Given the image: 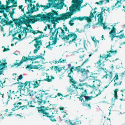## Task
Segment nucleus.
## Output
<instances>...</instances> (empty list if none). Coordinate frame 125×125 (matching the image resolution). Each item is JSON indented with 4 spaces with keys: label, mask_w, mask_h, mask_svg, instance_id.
Listing matches in <instances>:
<instances>
[{
    "label": "nucleus",
    "mask_w": 125,
    "mask_h": 125,
    "mask_svg": "<svg viewBox=\"0 0 125 125\" xmlns=\"http://www.w3.org/2000/svg\"><path fill=\"white\" fill-rule=\"evenodd\" d=\"M104 0H102L99 1V2H96L95 3V4H97L98 5H102L103 3Z\"/></svg>",
    "instance_id": "864d4df0"
},
{
    "label": "nucleus",
    "mask_w": 125,
    "mask_h": 125,
    "mask_svg": "<svg viewBox=\"0 0 125 125\" xmlns=\"http://www.w3.org/2000/svg\"><path fill=\"white\" fill-rule=\"evenodd\" d=\"M88 101H84L83 102H82V105L83 106H87L88 108L90 109L91 108V107L90 106V104L87 103H85V102H88Z\"/></svg>",
    "instance_id": "2f4dec72"
},
{
    "label": "nucleus",
    "mask_w": 125,
    "mask_h": 125,
    "mask_svg": "<svg viewBox=\"0 0 125 125\" xmlns=\"http://www.w3.org/2000/svg\"><path fill=\"white\" fill-rule=\"evenodd\" d=\"M75 84L73 83V84H72V85L74 88L76 89V90L78 89V90L79 91L81 90H83V87L79 88L78 87H77L76 85Z\"/></svg>",
    "instance_id": "58836bf2"
},
{
    "label": "nucleus",
    "mask_w": 125,
    "mask_h": 125,
    "mask_svg": "<svg viewBox=\"0 0 125 125\" xmlns=\"http://www.w3.org/2000/svg\"><path fill=\"white\" fill-rule=\"evenodd\" d=\"M65 33L64 30L62 27L58 28L57 29H55L54 31L52 32V35L50 36V38L52 39H53V38L52 37V36H55L57 37V35L59 33L61 34L59 35V36L62 38V37L65 35Z\"/></svg>",
    "instance_id": "f8f14e48"
},
{
    "label": "nucleus",
    "mask_w": 125,
    "mask_h": 125,
    "mask_svg": "<svg viewBox=\"0 0 125 125\" xmlns=\"http://www.w3.org/2000/svg\"><path fill=\"white\" fill-rule=\"evenodd\" d=\"M63 1V0H62L60 3H59V0L58 3L55 4H53V2H49L50 3H49L48 5H47L46 6H44L43 7L44 8L42 9V10L44 11L45 10L49 8L51 6L52 7H54L55 8L61 9L63 8L64 4Z\"/></svg>",
    "instance_id": "1a4fd4ad"
},
{
    "label": "nucleus",
    "mask_w": 125,
    "mask_h": 125,
    "mask_svg": "<svg viewBox=\"0 0 125 125\" xmlns=\"http://www.w3.org/2000/svg\"><path fill=\"white\" fill-rule=\"evenodd\" d=\"M6 82V81L4 80V81L3 83L2 81L0 80V87H2L3 86V84L5 83Z\"/></svg>",
    "instance_id": "69168bd1"
},
{
    "label": "nucleus",
    "mask_w": 125,
    "mask_h": 125,
    "mask_svg": "<svg viewBox=\"0 0 125 125\" xmlns=\"http://www.w3.org/2000/svg\"><path fill=\"white\" fill-rule=\"evenodd\" d=\"M92 53L90 54L89 55V57H88V55L85 54H83V55H80L79 56V57L80 59L82 60H83L82 59L83 58H84V59H85V60L86 59H87L88 58L89 61V58L92 56Z\"/></svg>",
    "instance_id": "393cba45"
},
{
    "label": "nucleus",
    "mask_w": 125,
    "mask_h": 125,
    "mask_svg": "<svg viewBox=\"0 0 125 125\" xmlns=\"http://www.w3.org/2000/svg\"><path fill=\"white\" fill-rule=\"evenodd\" d=\"M26 69H28L29 70L33 69V65L31 64L28 65L26 67Z\"/></svg>",
    "instance_id": "3c124183"
},
{
    "label": "nucleus",
    "mask_w": 125,
    "mask_h": 125,
    "mask_svg": "<svg viewBox=\"0 0 125 125\" xmlns=\"http://www.w3.org/2000/svg\"><path fill=\"white\" fill-rule=\"evenodd\" d=\"M42 66V65L40 64L33 65V69H40Z\"/></svg>",
    "instance_id": "a19ab883"
},
{
    "label": "nucleus",
    "mask_w": 125,
    "mask_h": 125,
    "mask_svg": "<svg viewBox=\"0 0 125 125\" xmlns=\"http://www.w3.org/2000/svg\"><path fill=\"white\" fill-rule=\"evenodd\" d=\"M116 29L114 27L112 28L111 31L109 32V33L110 34V36H112V35L115 34L116 33Z\"/></svg>",
    "instance_id": "f704fd0d"
},
{
    "label": "nucleus",
    "mask_w": 125,
    "mask_h": 125,
    "mask_svg": "<svg viewBox=\"0 0 125 125\" xmlns=\"http://www.w3.org/2000/svg\"><path fill=\"white\" fill-rule=\"evenodd\" d=\"M5 9V6L3 5H1L0 6V10H4Z\"/></svg>",
    "instance_id": "e2e57ef3"
},
{
    "label": "nucleus",
    "mask_w": 125,
    "mask_h": 125,
    "mask_svg": "<svg viewBox=\"0 0 125 125\" xmlns=\"http://www.w3.org/2000/svg\"><path fill=\"white\" fill-rule=\"evenodd\" d=\"M101 61L102 60L100 59L96 62L95 63V67H96L97 68H99V69L104 71L105 70L104 68L102 67H104L105 65L104 64L105 61H104L101 63Z\"/></svg>",
    "instance_id": "dca6fc26"
},
{
    "label": "nucleus",
    "mask_w": 125,
    "mask_h": 125,
    "mask_svg": "<svg viewBox=\"0 0 125 125\" xmlns=\"http://www.w3.org/2000/svg\"><path fill=\"white\" fill-rule=\"evenodd\" d=\"M36 6L37 7H39L40 8V7H44V6L42 5H39L38 3H37L36 4Z\"/></svg>",
    "instance_id": "774afa93"
},
{
    "label": "nucleus",
    "mask_w": 125,
    "mask_h": 125,
    "mask_svg": "<svg viewBox=\"0 0 125 125\" xmlns=\"http://www.w3.org/2000/svg\"><path fill=\"white\" fill-rule=\"evenodd\" d=\"M103 25V29L104 30H106L107 29H110V28L108 27L107 26H105V23H103V24H102Z\"/></svg>",
    "instance_id": "6e6d98bb"
},
{
    "label": "nucleus",
    "mask_w": 125,
    "mask_h": 125,
    "mask_svg": "<svg viewBox=\"0 0 125 125\" xmlns=\"http://www.w3.org/2000/svg\"><path fill=\"white\" fill-rule=\"evenodd\" d=\"M44 35H42L41 34L39 37L35 38L34 39L33 41H35V43L34 44V46L35 47H38L39 45L42 43V42L41 40H39V39H41V38L44 37Z\"/></svg>",
    "instance_id": "f3484780"
},
{
    "label": "nucleus",
    "mask_w": 125,
    "mask_h": 125,
    "mask_svg": "<svg viewBox=\"0 0 125 125\" xmlns=\"http://www.w3.org/2000/svg\"><path fill=\"white\" fill-rule=\"evenodd\" d=\"M36 102L34 101H30L28 102V104L29 107H34L36 103Z\"/></svg>",
    "instance_id": "bb28decb"
},
{
    "label": "nucleus",
    "mask_w": 125,
    "mask_h": 125,
    "mask_svg": "<svg viewBox=\"0 0 125 125\" xmlns=\"http://www.w3.org/2000/svg\"><path fill=\"white\" fill-rule=\"evenodd\" d=\"M22 78V74H21L17 78V80L18 81V82H19V80H20Z\"/></svg>",
    "instance_id": "bf43d9fd"
},
{
    "label": "nucleus",
    "mask_w": 125,
    "mask_h": 125,
    "mask_svg": "<svg viewBox=\"0 0 125 125\" xmlns=\"http://www.w3.org/2000/svg\"><path fill=\"white\" fill-rule=\"evenodd\" d=\"M57 0H48V1L49 2H53V4H55V2L57 1Z\"/></svg>",
    "instance_id": "680f3d73"
},
{
    "label": "nucleus",
    "mask_w": 125,
    "mask_h": 125,
    "mask_svg": "<svg viewBox=\"0 0 125 125\" xmlns=\"http://www.w3.org/2000/svg\"><path fill=\"white\" fill-rule=\"evenodd\" d=\"M94 74H95L93 72H91L90 75L89 76H88L86 77L88 78V83L90 84H92V83H93L94 82L95 80L97 78V76H93Z\"/></svg>",
    "instance_id": "a211bd4d"
},
{
    "label": "nucleus",
    "mask_w": 125,
    "mask_h": 125,
    "mask_svg": "<svg viewBox=\"0 0 125 125\" xmlns=\"http://www.w3.org/2000/svg\"><path fill=\"white\" fill-rule=\"evenodd\" d=\"M101 81L99 80L96 79L94 81V82L92 83V85L91 86L90 85V86L93 88H96L99 87L101 85Z\"/></svg>",
    "instance_id": "aec40b11"
},
{
    "label": "nucleus",
    "mask_w": 125,
    "mask_h": 125,
    "mask_svg": "<svg viewBox=\"0 0 125 125\" xmlns=\"http://www.w3.org/2000/svg\"><path fill=\"white\" fill-rule=\"evenodd\" d=\"M32 81H26L24 83L21 82H18L15 83V84H19L18 86V91H20L21 93L22 91L28 93L30 92V85L32 82Z\"/></svg>",
    "instance_id": "39448f33"
},
{
    "label": "nucleus",
    "mask_w": 125,
    "mask_h": 125,
    "mask_svg": "<svg viewBox=\"0 0 125 125\" xmlns=\"http://www.w3.org/2000/svg\"><path fill=\"white\" fill-rule=\"evenodd\" d=\"M54 70L55 71H58L59 72H60L62 70L59 69V67L58 66L54 67Z\"/></svg>",
    "instance_id": "5fc2aeb1"
},
{
    "label": "nucleus",
    "mask_w": 125,
    "mask_h": 125,
    "mask_svg": "<svg viewBox=\"0 0 125 125\" xmlns=\"http://www.w3.org/2000/svg\"><path fill=\"white\" fill-rule=\"evenodd\" d=\"M90 73V71L88 70H86L84 68H81V73L82 76L87 77L89 76L88 74Z\"/></svg>",
    "instance_id": "412c9836"
},
{
    "label": "nucleus",
    "mask_w": 125,
    "mask_h": 125,
    "mask_svg": "<svg viewBox=\"0 0 125 125\" xmlns=\"http://www.w3.org/2000/svg\"><path fill=\"white\" fill-rule=\"evenodd\" d=\"M31 32L32 33H33L34 35H35V34H36L38 33H43V32L40 31L39 30H36V31H34L33 30L31 31Z\"/></svg>",
    "instance_id": "49530a36"
},
{
    "label": "nucleus",
    "mask_w": 125,
    "mask_h": 125,
    "mask_svg": "<svg viewBox=\"0 0 125 125\" xmlns=\"http://www.w3.org/2000/svg\"><path fill=\"white\" fill-rule=\"evenodd\" d=\"M52 37L53 38V39H51V38H50V37L49 38V39L52 40H54L52 42V44H51V42H48L49 44L47 45L46 46V48H48L49 49L52 50V49L53 47L52 46V45H55L57 43V41L58 40V39L57 37L54 36H52Z\"/></svg>",
    "instance_id": "4468645a"
},
{
    "label": "nucleus",
    "mask_w": 125,
    "mask_h": 125,
    "mask_svg": "<svg viewBox=\"0 0 125 125\" xmlns=\"http://www.w3.org/2000/svg\"><path fill=\"white\" fill-rule=\"evenodd\" d=\"M118 91V89H116L114 91V94L115 97L114 100L117 99H118V96L117 95V92Z\"/></svg>",
    "instance_id": "473e14b6"
},
{
    "label": "nucleus",
    "mask_w": 125,
    "mask_h": 125,
    "mask_svg": "<svg viewBox=\"0 0 125 125\" xmlns=\"http://www.w3.org/2000/svg\"><path fill=\"white\" fill-rule=\"evenodd\" d=\"M54 77L51 76V78H49V76H47L46 78L44 79V81H46L48 82H51L52 81V79H54Z\"/></svg>",
    "instance_id": "c9c22d12"
},
{
    "label": "nucleus",
    "mask_w": 125,
    "mask_h": 125,
    "mask_svg": "<svg viewBox=\"0 0 125 125\" xmlns=\"http://www.w3.org/2000/svg\"><path fill=\"white\" fill-rule=\"evenodd\" d=\"M25 32L22 31L21 33L20 34L18 35L19 39L21 40H22L25 37V36H23V35L25 34Z\"/></svg>",
    "instance_id": "c85d7f7f"
},
{
    "label": "nucleus",
    "mask_w": 125,
    "mask_h": 125,
    "mask_svg": "<svg viewBox=\"0 0 125 125\" xmlns=\"http://www.w3.org/2000/svg\"><path fill=\"white\" fill-rule=\"evenodd\" d=\"M73 18L74 20H77L81 21H82L84 19H85V20H87L88 19H89L88 18L85 17H76L75 16Z\"/></svg>",
    "instance_id": "a878e982"
},
{
    "label": "nucleus",
    "mask_w": 125,
    "mask_h": 125,
    "mask_svg": "<svg viewBox=\"0 0 125 125\" xmlns=\"http://www.w3.org/2000/svg\"><path fill=\"white\" fill-rule=\"evenodd\" d=\"M83 1V0H73L72 2L75 5L69 7L70 12H68L70 13V15L71 14L73 15V12L75 10V9L78 10H80V7Z\"/></svg>",
    "instance_id": "0eeeda50"
},
{
    "label": "nucleus",
    "mask_w": 125,
    "mask_h": 125,
    "mask_svg": "<svg viewBox=\"0 0 125 125\" xmlns=\"http://www.w3.org/2000/svg\"><path fill=\"white\" fill-rule=\"evenodd\" d=\"M63 29H64V30H65V31H68V33L69 32V30L68 29V28L65 25H63Z\"/></svg>",
    "instance_id": "13d9d810"
},
{
    "label": "nucleus",
    "mask_w": 125,
    "mask_h": 125,
    "mask_svg": "<svg viewBox=\"0 0 125 125\" xmlns=\"http://www.w3.org/2000/svg\"><path fill=\"white\" fill-rule=\"evenodd\" d=\"M77 37V36L76 34L73 32H70L68 35H65L64 37L62 38V40L64 41L68 40L70 38H73V39L69 41V44H70L73 42H74Z\"/></svg>",
    "instance_id": "9b49d317"
},
{
    "label": "nucleus",
    "mask_w": 125,
    "mask_h": 125,
    "mask_svg": "<svg viewBox=\"0 0 125 125\" xmlns=\"http://www.w3.org/2000/svg\"><path fill=\"white\" fill-rule=\"evenodd\" d=\"M13 22L11 21H7V23H6V24H3V25H2V26H4L5 25H11L12 24V23Z\"/></svg>",
    "instance_id": "603ef678"
},
{
    "label": "nucleus",
    "mask_w": 125,
    "mask_h": 125,
    "mask_svg": "<svg viewBox=\"0 0 125 125\" xmlns=\"http://www.w3.org/2000/svg\"><path fill=\"white\" fill-rule=\"evenodd\" d=\"M87 90L84 89L83 88V90H80L82 93L81 94V95L79 97H78L77 98L79 99V101L81 102L84 101H89L91 100L93 98H95L100 95L102 91L100 90H98L99 92L97 94H95V96H87Z\"/></svg>",
    "instance_id": "20e7f679"
},
{
    "label": "nucleus",
    "mask_w": 125,
    "mask_h": 125,
    "mask_svg": "<svg viewBox=\"0 0 125 125\" xmlns=\"http://www.w3.org/2000/svg\"><path fill=\"white\" fill-rule=\"evenodd\" d=\"M30 11L31 13H32L35 10V6L34 5H32L31 7H30Z\"/></svg>",
    "instance_id": "a18cd8bd"
},
{
    "label": "nucleus",
    "mask_w": 125,
    "mask_h": 125,
    "mask_svg": "<svg viewBox=\"0 0 125 125\" xmlns=\"http://www.w3.org/2000/svg\"><path fill=\"white\" fill-rule=\"evenodd\" d=\"M114 79H115L114 81V82L115 83L114 84V86H115L116 85L118 86L119 85H120L121 84V83L122 82V81H120V82L119 83H117L116 82V80L118 79V75L117 73H116L115 74V77L113 79V80Z\"/></svg>",
    "instance_id": "4be33fe9"
},
{
    "label": "nucleus",
    "mask_w": 125,
    "mask_h": 125,
    "mask_svg": "<svg viewBox=\"0 0 125 125\" xmlns=\"http://www.w3.org/2000/svg\"><path fill=\"white\" fill-rule=\"evenodd\" d=\"M11 90H10L9 91V92H7V95L8 97V98L7 99V101L6 102V104L7 105L8 104V102H9L11 101L13 104H14V103L13 102V100L15 98H16L18 100H19V102H20V100H21V99H19V97H15L14 99H12V97H11Z\"/></svg>",
    "instance_id": "6ab92c4d"
},
{
    "label": "nucleus",
    "mask_w": 125,
    "mask_h": 125,
    "mask_svg": "<svg viewBox=\"0 0 125 125\" xmlns=\"http://www.w3.org/2000/svg\"><path fill=\"white\" fill-rule=\"evenodd\" d=\"M88 61V58L87 59H86L85 61L83 62L82 64L80 66H79L77 67H75V71H77V72H80L81 73V68L80 69V68L83 65H84L85 63H87Z\"/></svg>",
    "instance_id": "5701e85b"
},
{
    "label": "nucleus",
    "mask_w": 125,
    "mask_h": 125,
    "mask_svg": "<svg viewBox=\"0 0 125 125\" xmlns=\"http://www.w3.org/2000/svg\"><path fill=\"white\" fill-rule=\"evenodd\" d=\"M31 56H30L29 55L27 57H26L24 56H23L21 61L19 63L16 62L13 63V66H16L17 67L20 66L24 62H26L28 60H31L33 61L38 58H42L43 59L44 58L42 56L40 55H37L34 56V58H31Z\"/></svg>",
    "instance_id": "423d86ee"
},
{
    "label": "nucleus",
    "mask_w": 125,
    "mask_h": 125,
    "mask_svg": "<svg viewBox=\"0 0 125 125\" xmlns=\"http://www.w3.org/2000/svg\"><path fill=\"white\" fill-rule=\"evenodd\" d=\"M115 101L114 100H112V103L111 104V108H112V107L115 105Z\"/></svg>",
    "instance_id": "338daca9"
},
{
    "label": "nucleus",
    "mask_w": 125,
    "mask_h": 125,
    "mask_svg": "<svg viewBox=\"0 0 125 125\" xmlns=\"http://www.w3.org/2000/svg\"><path fill=\"white\" fill-rule=\"evenodd\" d=\"M48 28L50 30V31L49 32V33H50L51 34V33H52V31L53 30V28H50V26L49 25L48 26Z\"/></svg>",
    "instance_id": "052dcab7"
},
{
    "label": "nucleus",
    "mask_w": 125,
    "mask_h": 125,
    "mask_svg": "<svg viewBox=\"0 0 125 125\" xmlns=\"http://www.w3.org/2000/svg\"><path fill=\"white\" fill-rule=\"evenodd\" d=\"M7 21L4 19H2L0 21V23L3 25V24H6V23L7 22Z\"/></svg>",
    "instance_id": "8fccbe9b"
},
{
    "label": "nucleus",
    "mask_w": 125,
    "mask_h": 125,
    "mask_svg": "<svg viewBox=\"0 0 125 125\" xmlns=\"http://www.w3.org/2000/svg\"><path fill=\"white\" fill-rule=\"evenodd\" d=\"M94 16V15L93 13L92 12H91L90 13V15L89 16V17H87L86 16H85V17H87V18H89V19H88V20H86L87 21V22H90L91 21V18H93Z\"/></svg>",
    "instance_id": "7c9ffc66"
},
{
    "label": "nucleus",
    "mask_w": 125,
    "mask_h": 125,
    "mask_svg": "<svg viewBox=\"0 0 125 125\" xmlns=\"http://www.w3.org/2000/svg\"><path fill=\"white\" fill-rule=\"evenodd\" d=\"M63 1V0H62L60 3H59V0L58 3L55 4H53V2H49L50 3H49L48 5H47L46 6H44L43 7L44 8L42 9V10L44 11L45 10L49 8L51 6L52 7H54L55 8L61 9L63 8L64 4Z\"/></svg>",
    "instance_id": "6e6552de"
},
{
    "label": "nucleus",
    "mask_w": 125,
    "mask_h": 125,
    "mask_svg": "<svg viewBox=\"0 0 125 125\" xmlns=\"http://www.w3.org/2000/svg\"><path fill=\"white\" fill-rule=\"evenodd\" d=\"M72 14H70V13L66 12L64 13L60 14V17H58L59 14L58 12L54 10H52L51 12L47 13L46 14H39L36 16L34 15V23L38 21L42 20L46 21L51 22L54 24L53 27L54 29H56V22H58V21L61 20L64 21L66 19L70 18Z\"/></svg>",
    "instance_id": "f257e3e1"
},
{
    "label": "nucleus",
    "mask_w": 125,
    "mask_h": 125,
    "mask_svg": "<svg viewBox=\"0 0 125 125\" xmlns=\"http://www.w3.org/2000/svg\"><path fill=\"white\" fill-rule=\"evenodd\" d=\"M36 48L33 51V52L34 53H37L38 51L40 49V46H38V47Z\"/></svg>",
    "instance_id": "4d7b16f0"
},
{
    "label": "nucleus",
    "mask_w": 125,
    "mask_h": 125,
    "mask_svg": "<svg viewBox=\"0 0 125 125\" xmlns=\"http://www.w3.org/2000/svg\"><path fill=\"white\" fill-rule=\"evenodd\" d=\"M68 76L70 78V81L73 84L76 83V81L73 80V78L72 77V75H68Z\"/></svg>",
    "instance_id": "ea45409f"
},
{
    "label": "nucleus",
    "mask_w": 125,
    "mask_h": 125,
    "mask_svg": "<svg viewBox=\"0 0 125 125\" xmlns=\"http://www.w3.org/2000/svg\"><path fill=\"white\" fill-rule=\"evenodd\" d=\"M97 16L99 17L98 18V23H99L100 25H102L104 23L103 22V15H102V14H99Z\"/></svg>",
    "instance_id": "b1692460"
},
{
    "label": "nucleus",
    "mask_w": 125,
    "mask_h": 125,
    "mask_svg": "<svg viewBox=\"0 0 125 125\" xmlns=\"http://www.w3.org/2000/svg\"><path fill=\"white\" fill-rule=\"evenodd\" d=\"M91 38L93 41L94 42V43L95 44L96 41V39L94 37H93L92 36L91 37Z\"/></svg>",
    "instance_id": "0e129e2a"
},
{
    "label": "nucleus",
    "mask_w": 125,
    "mask_h": 125,
    "mask_svg": "<svg viewBox=\"0 0 125 125\" xmlns=\"http://www.w3.org/2000/svg\"><path fill=\"white\" fill-rule=\"evenodd\" d=\"M32 6V4H31L30 3L29 4H28V8L27 9L28 10V11L26 12L27 14H29L30 13H31V12L29 10H30V7H31Z\"/></svg>",
    "instance_id": "79ce46f5"
},
{
    "label": "nucleus",
    "mask_w": 125,
    "mask_h": 125,
    "mask_svg": "<svg viewBox=\"0 0 125 125\" xmlns=\"http://www.w3.org/2000/svg\"><path fill=\"white\" fill-rule=\"evenodd\" d=\"M125 1V0H118V1L115 4V5L113 6V7H115L117 8H118L119 7H121V5H119L117 7H116V5L119 3H120L121 2V1Z\"/></svg>",
    "instance_id": "4c0bfd02"
},
{
    "label": "nucleus",
    "mask_w": 125,
    "mask_h": 125,
    "mask_svg": "<svg viewBox=\"0 0 125 125\" xmlns=\"http://www.w3.org/2000/svg\"><path fill=\"white\" fill-rule=\"evenodd\" d=\"M11 2L13 4L11 6H8L6 8H5V9L4 10H6V11L7 12H9V10H10L9 8H12L14 7L17 6V5H15V4L17 5V1H15V0H7L6 1V3L7 5L8 6L10 4V3Z\"/></svg>",
    "instance_id": "2eb2a0df"
},
{
    "label": "nucleus",
    "mask_w": 125,
    "mask_h": 125,
    "mask_svg": "<svg viewBox=\"0 0 125 125\" xmlns=\"http://www.w3.org/2000/svg\"><path fill=\"white\" fill-rule=\"evenodd\" d=\"M107 52L110 53V54L111 53H112L113 54L115 55L117 53V51L116 50H114V51H112V50H110L109 51H107Z\"/></svg>",
    "instance_id": "de8ad7c7"
},
{
    "label": "nucleus",
    "mask_w": 125,
    "mask_h": 125,
    "mask_svg": "<svg viewBox=\"0 0 125 125\" xmlns=\"http://www.w3.org/2000/svg\"><path fill=\"white\" fill-rule=\"evenodd\" d=\"M41 80H38V81H34L33 86L34 88H37L40 85L39 83H40Z\"/></svg>",
    "instance_id": "cd10ccee"
},
{
    "label": "nucleus",
    "mask_w": 125,
    "mask_h": 125,
    "mask_svg": "<svg viewBox=\"0 0 125 125\" xmlns=\"http://www.w3.org/2000/svg\"><path fill=\"white\" fill-rule=\"evenodd\" d=\"M13 101L14 103V104H13L14 107L11 110L8 114L6 115L7 117H10L11 116L16 115V113L14 112L16 110V108L19 107L20 105L22 104L21 102H19V100L16 98L13 99Z\"/></svg>",
    "instance_id": "9d476101"
},
{
    "label": "nucleus",
    "mask_w": 125,
    "mask_h": 125,
    "mask_svg": "<svg viewBox=\"0 0 125 125\" xmlns=\"http://www.w3.org/2000/svg\"><path fill=\"white\" fill-rule=\"evenodd\" d=\"M49 102H50V101H47L46 99L45 100L43 101V104H45V105L47 104V105H48L49 106H51V107H49L50 108H52V105L51 106V105H52L53 106V105L52 104H50V103H48ZM44 106L45 107H46L45 106ZM48 107V106H47L46 107Z\"/></svg>",
    "instance_id": "72a5a7b5"
},
{
    "label": "nucleus",
    "mask_w": 125,
    "mask_h": 125,
    "mask_svg": "<svg viewBox=\"0 0 125 125\" xmlns=\"http://www.w3.org/2000/svg\"><path fill=\"white\" fill-rule=\"evenodd\" d=\"M111 56V55L110 54V53H109L107 54L106 55H105L104 57V58L105 59V61H107L108 60L107 59V58L108 57H110Z\"/></svg>",
    "instance_id": "09e8293b"
},
{
    "label": "nucleus",
    "mask_w": 125,
    "mask_h": 125,
    "mask_svg": "<svg viewBox=\"0 0 125 125\" xmlns=\"http://www.w3.org/2000/svg\"><path fill=\"white\" fill-rule=\"evenodd\" d=\"M6 64L7 63L6 62L4 63H1V61H0V70H2L3 69L5 68Z\"/></svg>",
    "instance_id": "e433bc0d"
},
{
    "label": "nucleus",
    "mask_w": 125,
    "mask_h": 125,
    "mask_svg": "<svg viewBox=\"0 0 125 125\" xmlns=\"http://www.w3.org/2000/svg\"><path fill=\"white\" fill-rule=\"evenodd\" d=\"M65 122V123L68 124V125H76L77 124H73L71 121V120H66Z\"/></svg>",
    "instance_id": "c03bdc74"
},
{
    "label": "nucleus",
    "mask_w": 125,
    "mask_h": 125,
    "mask_svg": "<svg viewBox=\"0 0 125 125\" xmlns=\"http://www.w3.org/2000/svg\"><path fill=\"white\" fill-rule=\"evenodd\" d=\"M14 13V9H13L10 13V16L12 19L13 21L14 22L15 25L17 26H20L22 24H26L27 27L31 28V25L29 24L31 23H34V16H31L29 15L28 16L24 14L23 17H20L19 18L14 19L13 15Z\"/></svg>",
    "instance_id": "f03ea898"
},
{
    "label": "nucleus",
    "mask_w": 125,
    "mask_h": 125,
    "mask_svg": "<svg viewBox=\"0 0 125 125\" xmlns=\"http://www.w3.org/2000/svg\"><path fill=\"white\" fill-rule=\"evenodd\" d=\"M69 69L70 72L68 73V75H72L71 74L73 72V71H75V67L74 66H72Z\"/></svg>",
    "instance_id": "c756f323"
},
{
    "label": "nucleus",
    "mask_w": 125,
    "mask_h": 125,
    "mask_svg": "<svg viewBox=\"0 0 125 125\" xmlns=\"http://www.w3.org/2000/svg\"><path fill=\"white\" fill-rule=\"evenodd\" d=\"M27 105H23L22 106H21L19 107H18L17 108H16V110H18L20 109H21V110H23L24 108H27Z\"/></svg>",
    "instance_id": "37998d69"
},
{
    "label": "nucleus",
    "mask_w": 125,
    "mask_h": 125,
    "mask_svg": "<svg viewBox=\"0 0 125 125\" xmlns=\"http://www.w3.org/2000/svg\"><path fill=\"white\" fill-rule=\"evenodd\" d=\"M35 93H37L35 95L37 99V101L39 105L41 104L43 102V100L42 98L43 96V93L42 90L37 91V92H35Z\"/></svg>",
    "instance_id": "ddd939ff"
},
{
    "label": "nucleus",
    "mask_w": 125,
    "mask_h": 125,
    "mask_svg": "<svg viewBox=\"0 0 125 125\" xmlns=\"http://www.w3.org/2000/svg\"><path fill=\"white\" fill-rule=\"evenodd\" d=\"M50 105L52 106V108H50L48 107H45L43 106H41L40 107H37L36 108L37 109L39 113L42 114V115H41L42 116H45L49 118L50 120L52 122L56 121V120L54 118V116L52 115H50L49 113L47 111V110H50L52 109L54 110V108L53 106L52 105Z\"/></svg>",
    "instance_id": "7ed1b4c3"
}]
</instances>
